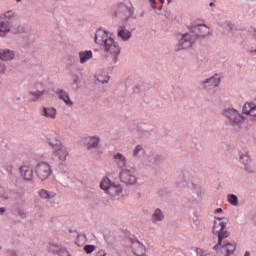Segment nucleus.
<instances>
[{
    "instance_id": "nucleus-20",
    "label": "nucleus",
    "mask_w": 256,
    "mask_h": 256,
    "mask_svg": "<svg viewBox=\"0 0 256 256\" xmlns=\"http://www.w3.org/2000/svg\"><path fill=\"white\" fill-rule=\"evenodd\" d=\"M132 36L133 33L129 31L125 26H121L117 30V37L121 41H129Z\"/></svg>"
},
{
    "instance_id": "nucleus-19",
    "label": "nucleus",
    "mask_w": 256,
    "mask_h": 256,
    "mask_svg": "<svg viewBox=\"0 0 256 256\" xmlns=\"http://www.w3.org/2000/svg\"><path fill=\"white\" fill-rule=\"evenodd\" d=\"M15 57H16V53L14 52V50H11L9 48L1 49L0 61H4V62L14 61Z\"/></svg>"
},
{
    "instance_id": "nucleus-30",
    "label": "nucleus",
    "mask_w": 256,
    "mask_h": 256,
    "mask_svg": "<svg viewBox=\"0 0 256 256\" xmlns=\"http://www.w3.org/2000/svg\"><path fill=\"white\" fill-rule=\"evenodd\" d=\"M11 27L10 33L13 35H19L20 33H25V26L20 23L13 24Z\"/></svg>"
},
{
    "instance_id": "nucleus-10",
    "label": "nucleus",
    "mask_w": 256,
    "mask_h": 256,
    "mask_svg": "<svg viewBox=\"0 0 256 256\" xmlns=\"http://www.w3.org/2000/svg\"><path fill=\"white\" fill-rule=\"evenodd\" d=\"M54 157H57L58 161L60 163H65L67 161V158L69 157V148L67 146H64V144L55 150H53Z\"/></svg>"
},
{
    "instance_id": "nucleus-24",
    "label": "nucleus",
    "mask_w": 256,
    "mask_h": 256,
    "mask_svg": "<svg viewBox=\"0 0 256 256\" xmlns=\"http://www.w3.org/2000/svg\"><path fill=\"white\" fill-rule=\"evenodd\" d=\"M78 57L80 59V63L82 65H85V63H87L88 61H91V59H93V51H91V50L81 51V52H79Z\"/></svg>"
},
{
    "instance_id": "nucleus-47",
    "label": "nucleus",
    "mask_w": 256,
    "mask_h": 256,
    "mask_svg": "<svg viewBox=\"0 0 256 256\" xmlns=\"http://www.w3.org/2000/svg\"><path fill=\"white\" fill-rule=\"evenodd\" d=\"M215 213H223V209H222V208H217V209L215 210Z\"/></svg>"
},
{
    "instance_id": "nucleus-29",
    "label": "nucleus",
    "mask_w": 256,
    "mask_h": 256,
    "mask_svg": "<svg viewBox=\"0 0 256 256\" xmlns=\"http://www.w3.org/2000/svg\"><path fill=\"white\" fill-rule=\"evenodd\" d=\"M190 190L192 191V193H194L195 195H197V197L199 199H201V197H203V195H205V190L203 189V187H201L200 185L197 184H190L189 186Z\"/></svg>"
},
{
    "instance_id": "nucleus-46",
    "label": "nucleus",
    "mask_w": 256,
    "mask_h": 256,
    "mask_svg": "<svg viewBox=\"0 0 256 256\" xmlns=\"http://www.w3.org/2000/svg\"><path fill=\"white\" fill-rule=\"evenodd\" d=\"M160 3H162V4L165 3V0H160ZM167 3H168V5L173 3V0H167Z\"/></svg>"
},
{
    "instance_id": "nucleus-3",
    "label": "nucleus",
    "mask_w": 256,
    "mask_h": 256,
    "mask_svg": "<svg viewBox=\"0 0 256 256\" xmlns=\"http://www.w3.org/2000/svg\"><path fill=\"white\" fill-rule=\"evenodd\" d=\"M189 31L192 33V35H194L195 39H205L213 35L211 28H209V26H207L203 20L194 21L191 24Z\"/></svg>"
},
{
    "instance_id": "nucleus-42",
    "label": "nucleus",
    "mask_w": 256,
    "mask_h": 256,
    "mask_svg": "<svg viewBox=\"0 0 256 256\" xmlns=\"http://www.w3.org/2000/svg\"><path fill=\"white\" fill-rule=\"evenodd\" d=\"M95 256H107V252L105 250L101 249L99 250Z\"/></svg>"
},
{
    "instance_id": "nucleus-31",
    "label": "nucleus",
    "mask_w": 256,
    "mask_h": 256,
    "mask_svg": "<svg viewBox=\"0 0 256 256\" xmlns=\"http://www.w3.org/2000/svg\"><path fill=\"white\" fill-rule=\"evenodd\" d=\"M132 155L136 159H141V157L145 155V148H143V145H136L132 151Z\"/></svg>"
},
{
    "instance_id": "nucleus-2",
    "label": "nucleus",
    "mask_w": 256,
    "mask_h": 256,
    "mask_svg": "<svg viewBox=\"0 0 256 256\" xmlns=\"http://www.w3.org/2000/svg\"><path fill=\"white\" fill-rule=\"evenodd\" d=\"M222 115L234 129H241V127L245 125V116H243V112L241 113V111L233 106L224 108Z\"/></svg>"
},
{
    "instance_id": "nucleus-1",
    "label": "nucleus",
    "mask_w": 256,
    "mask_h": 256,
    "mask_svg": "<svg viewBox=\"0 0 256 256\" xmlns=\"http://www.w3.org/2000/svg\"><path fill=\"white\" fill-rule=\"evenodd\" d=\"M94 43L100 47L106 59L110 58L117 63L121 55V46L109 30L103 27L98 28L94 34Z\"/></svg>"
},
{
    "instance_id": "nucleus-7",
    "label": "nucleus",
    "mask_w": 256,
    "mask_h": 256,
    "mask_svg": "<svg viewBox=\"0 0 256 256\" xmlns=\"http://www.w3.org/2000/svg\"><path fill=\"white\" fill-rule=\"evenodd\" d=\"M195 41H197V38H195L193 33H191V30H189V32L187 33L182 34L180 39L178 40V51L190 49L192 45H195Z\"/></svg>"
},
{
    "instance_id": "nucleus-15",
    "label": "nucleus",
    "mask_w": 256,
    "mask_h": 256,
    "mask_svg": "<svg viewBox=\"0 0 256 256\" xmlns=\"http://www.w3.org/2000/svg\"><path fill=\"white\" fill-rule=\"evenodd\" d=\"M242 115H247L248 117H253L256 119V104L255 102H246L242 106Z\"/></svg>"
},
{
    "instance_id": "nucleus-32",
    "label": "nucleus",
    "mask_w": 256,
    "mask_h": 256,
    "mask_svg": "<svg viewBox=\"0 0 256 256\" xmlns=\"http://www.w3.org/2000/svg\"><path fill=\"white\" fill-rule=\"evenodd\" d=\"M226 199L232 207H239V197L235 194H228Z\"/></svg>"
},
{
    "instance_id": "nucleus-16",
    "label": "nucleus",
    "mask_w": 256,
    "mask_h": 256,
    "mask_svg": "<svg viewBox=\"0 0 256 256\" xmlns=\"http://www.w3.org/2000/svg\"><path fill=\"white\" fill-rule=\"evenodd\" d=\"M101 143V138L98 135L87 136L84 138V145L87 149H97Z\"/></svg>"
},
{
    "instance_id": "nucleus-28",
    "label": "nucleus",
    "mask_w": 256,
    "mask_h": 256,
    "mask_svg": "<svg viewBox=\"0 0 256 256\" xmlns=\"http://www.w3.org/2000/svg\"><path fill=\"white\" fill-rule=\"evenodd\" d=\"M16 17V14L13 10L6 11L0 15V21H5L11 25V21H13Z\"/></svg>"
},
{
    "instance_id": "nucleus-4",
    "label": "nucleus",
    "mask_w": 256,
    "mask_h": 256,
    "mask_svg": "<svg viewBox=\"0 0 256 256\" xmlns=\"http://www.w3.org/2000/svg\"><path fill=\"white\" fill-rule=\"evenodd\" d=\"M55 161V158L51 157L48 162L40 161L35 165L34 173L40 181H47L49 177L53 174V168L51 163Z\"/></svg>"
},
{
    "instance_id": "nucleus-51",
    "label": "nucleus",
    "mask_w": 256,
    "mask_h": 256,
    "mask_svg": "<svg viewBox=\"0 0 256 256\" xmlns=\"http://www.w3.org/2000/svg\"><path fill=\"white\" fill-rule=\"evenodd\" d=\"M16 1V3H21V1H23V0H15Z\"/></svg>"
},
{
    "instance_id": "nucleus-8",
    "label": "nucleus",
    "mask_w": 256,
    "mask_h": 256,
    "mask_svg": "<svg viewBox=\"0 0 256 256\" xmlns=\"http://www.w3.org/2000/svg\"><path fill=\"white\" fill-rule=\"evenodd\" d=\"M49 253L57 256H71L69 250L65 247V245L59 242H50L48 247Z\"/></svg>"
},
{
    "instance_id": "nucleus-34",
    "label": "nucleus",
    "mask_w": 256,
    "mask_h": 256,
    "mask_svg": "<svg viewBox=\"0 0 256 256\" xmlns=\"http://www.w3.org/2000/svg\"><path fill=\"white\" fill-rule=\"evenodd\" d=\"M72 87L73 89H79L81 87V77L78 75H72Z\"/></svg>"
},
{
    "instance_id": "nucleus-23",
    "label": "nucleus",
    "mask_w": 256,
    "mask_h": 256,
    "mask_svg": "<svg viewBox=\"0 0 256 256\" xmlns=\"http://www.w3.org/2000/svg\"><path fill=\"white\" fill-rule=\"evenodd\" d=\"M8 33H11V24L6 21H0V39H5Z\"/></svg>"
},
{
    "instance_id": "nucleus-49",
    "label": "nucleus",
    "mask_w": 256,
    "mask_h": 256,
    "mask_svg": "<svg viewBox=\"0 0 256 256\" xmlns=\"http://www.w3.org/2000/svg\"><path fill=\"white\" fill-rule=\"evenodd\" d=\"M209 7H215V2H210Z\"/></svg>"
},
{
    "instance_id": "nucleus-13",
    "label": "nucleus",
    "mask_w": 256,
    "mask_h": 256,
    "mask_svg": "<svg viewBox=\"0 0 256 256\" xmlns=\"http://www.w3.org/2000/svg\"><path fill=\"white\" fill-rule=\"evenodd\" d=\"M219 83H221V75L219 74H214L210 78L202 81V85L205 87V89H213V87H218Z\"/></svg>"
},
{
    "instance_id": "nucleus-11",
    "label": "nucleus",
    "mask_w": 256,
    "mask_h": 256,
    "mask_svg": "<svg viewBox=\"0 0 256 256\" xmlns=\"http://www.w3.org/2000/svg\"><path fill=\"white\" fill-rule=\"evenodd\" d=\"M113 162L120 169V171H123L127 169V156H125L123 153L117 152L113 155Z\"/></svg>"
},
{
    "instance_id": "nucleus-33",
    "label": "nucleus",
    "mask_w": 256,
    "mask_h": 256,
    "mask_svg": "<svg viewBox=\"0 0 256 256\" xmlns=\"http://www.w3.org/2000/svg\"><path fill=\"white\" fill-rule=\"evenodd\" d=\"M30 95L32 97L33 102L39 101V99L45 95V90L32 91L30 92Z\"/></svg>"
},
{
    "instance_id": "nucleus-6",
    "label": "nucleus",
    "mask_w": 256,
    "mask_h": 256,
    "mask_svg": "<svg viewBox=\"0 0 256 256\" xmlns=\"http://www.w3.org/2000/svg\"><path fill=\"white\" fill-rule=\"evenodd\" d=\"M238 159L246 173H255V169L253 168V159L249 154V150L240 148L238 150Z\"/></svg>"
},
{
    "instance_id": "nucleus-37",
    "label": "nucleus",
    "mask_w": 256,
    "mask_h": 256,
    "mask_svg": "<svg viewBox=\"0 0 256 256\" xmlns=\"http://www.w3.org/2000/svg\"><path fill=\"white\" fill-rule=\"evenodd\" d=\"M7 73V65L0 61V75Z\"/></svg>"
},
{
    "instance_id": "nucleus-35",
    "label": "nucleus",
    "mask_w": 256,
    "mask_h": 256,
    "mask_svg": "<svg viewBox=\"0 0 256 256\" xmlns=\"http://www.w3.org/2000/svg\"><path fill=\"white\" fill-rule=\"evenodd\" d=\"M144 165H146V167H153V165H155V163H153V153L146 156L144 159Z\"/></svg>"
},
{
    "instance_id": "nucleus-17",
    "label": "nucleus",
    "mask_w": 256,
    "mask_h": 256,
    "mask_svg": "<svg viewBox=\"0 0 256 256\" xmlns=\"http://www.w3.org/2000/svg\"><path fill=\"white\" fill-rule=\"evenodd\" d=\"M106 195H110L113 199H121L123 197V186L121 184H112Z\"/></svg>"
},
{
    "instance_id": "nucleus-48",
    "label": "nucleus",
    "mask_w": 256,
    "mask_h": 256,
    "mask_svg": "<svg viewBox=\"0 0 256 256\" xmlns=\"http://www.w3.org/2000/svg\"><path fill=\"white\" fill-rule=\"evenodd\" d=\"M244 256H251V252L246 251V252L244 253Z\"/></svg>"
},
{
    "instance_id": "nucleus-22",
    "label": "nucleus",
    "mask_w": 256,
    "mask_h": 256,
    "mask_svg": "<svg viewBox=\"0 0 256 256\" xmlns=\"http://www.w3.org/2000/svg\"><path fill=\"white\" fill-rule=\"evenodd\" d=\"M38 195L40 199H44L46 201H50V199H55L57 197V193L54 191H48L46 189L38 190Z\"/></svg>"
},
{
    "instance_id": "nucleus-9",
    "label": "nucleus",
    "mask_w": 256,
    "mask_h": 256,
    "mask_svg": "<svg viewBox=\"0 0 256 256\" xmlns=\"http://www.w3.org/2000/svg\"><path fill=\"white\" fill-rule=\"evenodd\" d=\"M20 174L24 181H33L34 175V168L31 164H23L20 167Z\"/></svg>"
},
{
    "instance_id": "nucleus-12",
    "label": "nucleus",
    "mask_w": 256,
    "mask_h": 256,
    "mask_svg": "<svg viewBox=\"0 0 256 256\" xmlns=\"http://www.w3.org/2000/svg\"><path fill=\"white\" fill-rule=\"evenodd\" d=\"M46 143L51 147L52 151L62 147L63 142L61 141V136L57 134H49L46 138Z\"/></svg>"
},
{
    "instance_id": "nucleus-21",
    "label": "nucleus",
    "mask_w": 256,
    "mask_h": 256,
    "mask_svg": "<svg viewBox=\"0 0 256 256\" xmlns=\"http://www.w3.org/2000/svg\"><path fill=\"white\" fill-rule=\"evenodd\" d=\"M109 74L105 72V70H99L94 75V81L95 83H101L104 85V83H109Z\"/></svg>"
},
{
    "instance_id": "nucleus-25",
    "label": "nucleus",
    "mask_w": 256,
    "mask_h": 256,
    "mask_svg": "<svg viewBox=\"0 0 256 256\" xmlns=\"http://www.w3.org/2000/svg\"><path fill=\"white\" fill-rule=\"evenodd\" d=\"M132 251H133L134 255L143 256V255H145L147 250L145 249V245H143V243L134 242L132 244Z\"/></svg>"
},
{
    "instance_id": "nucleus-38",
    "label": "nucleus",
    "mask_w": 256,
    "mask_h": 256,
    "mask_svg": "<svg viewBox=\"0 0 256 256\" xmlns=\"http://www.w3.org/2000/svg\"><path fill=\"white\" fill-rule=\"evenodd\" d=\"M84 251L89 254V253H93V251H95V245H86L84 247Z\"/></svg>"
},
{
    "instance_id": "nucleus-36",
    "label": "nucleus",
    "mask_w": 256,
    "mask_h": 256,
    "mask_svg": "<svg viewBox=\"0 0 256 256\" xmlns=\"http://www.w3.org/2000/svg\"><path fill=\"white\" fill-rule=\"evenodd\" d=\"M152 159H153L154 165H161V163H163V157L159 154L153 153Z\"/></svg>"
},
{
    "instance_id": "nucleus-27",
    "label": "nucleus",
    "mask_w": 256,
    "mask_h": 256,
    "mask_svg": "<svg viewBox=\"0 0 256 256\" xmlns=\"http://www.w3.org/2000/svg\"><path fill=\"white\" fill-rule=\"evenodd\" d=\"M114 185V182L109 179V177H103L100 181V189L106 193V195L109 193V190Z\"/></svg>"
},
{
    "instance_id": "nucleus-40",
    "label": "nucleus",
    "mask_w": 256,
    "mask_h": 256,
    "mask_svg": "<svg viewBox=\"0 0 256 256\" xmlns=\"http://www.w3.org/2000/svg\"><path fill=\"white\" fill-rule=\"evenodd\" d=\"M0 197L1 199L7 200L9 199V195L7 194V192L0 190Z\"/></svg>"
},
{
    "instance_id": "nucleus-43",
    "label": "nucleus",
    "mask_w": 256,
    "mask_h": 256,
    "mask_svg": "<svg viewBox=\"0 0 256 256\" xmlns=\"http://www.w3.org/2000/svg\"><path fill=\"white\" fill-rule=\"evenodd\" d=\"M118 9H122L123 11L127 10V5L125 3L118 4Z\"/></svg>"
},
{
    "instance_id": "nucleus-18",
    "label": "nucleus",
    "mask_w": 256,
    "mask_h": 256,
    "mask_svg": "<svg viewBox=\"0 0 256 256\" xmlns=\"http://www.w3.org/2000/svg\"><path fill=\"white\" fill-rule=\"evenodd\" d=\"M57 95L60 101H63V103L66 105V107H73L74 103L73 100H71V95H69V92L66 90H58Z\"/></svg>"
},
{
    "instance_id": "nucleus-39",
    "label": "nucleus",
    "mask_w": 256,
    "mask_h": 256,
    "mask_svg": "<svg viewBox=\"0 0 256 256\" xmlns=\"http://www.w3.org/2000/svg\"><path fill=\"white\" fill-rule=\"evenodd\" d=\"M17 213L19 217H21V219H25V217H27V212L24 209L19 208L17 210Z\"/></svg>"
},
{
    "instance_id": "nucleus-44",
    "label": "nucleus",
    "mask_w": 256,
    "mask_h": 256,
    "mask_svg": "<svg viewBox=\"0 0 256 256\" xmlns=\"http://www.w3.org/2000/svg\"><path fill=\"white\" fill-rule=\"evenodd\" d=\"M150 5H152L153 9H155V5L157 2L155 0H149Z\"/></svg>"
},
{
    "instance_id": "nucleus-14",
    "label": "nucleus",
    "mask_w": 256,
    "mask_h": 256,
    "mask_svg": "<svg viewBox=\"0 0 256 256\" xmlns=\"http://www.w3.org/2000/svg\"><path fill=\"white\" fill-rule=\"evenodd\" d=\"M40 115L45 119L54 121V119H57V108L53 106H44L40 111Z\"/></svg>"
},
{
    "instance_id": "nucleus-26",
    "label": "nucleus",
    "mask_w": 256,
    "mask_h": 256,
    "mask_svg": "<svg viewBox=\"0 0 256 256\" xmlns=\"http://www.w3.org/2000/svg\"><path fill=\"white\" fill-rule=\"evenodd\" d=\"M163 219H165V214L163 213V210L160 208L155 209L151 218L152 223L157 225V223H161Z\"/></svg>"
},
{
    "instance_id": "nucleus-5",
    "label": "nucleus",
    "mask_w": 256,
    "mask_h": 256,
    "mask_svg": "<svg viewBox=\"0 0 256 256\" xmlns=\"http://www.w3.org/2000/svg\"><path fill=\"white\" fill-rule=\"evenodd\" d=\"M119 179L121 183L126 185L127 187H133V185H137V181L139 178L137 177V172L135 169L125 168L124 170H120Z\"/></svg>"
},
{
    "instance_id": "nucleus-41",
    "label": "nucleus",
    "mask_w": 256,
    "mask_h": 256,
    "mask_svg": "<svg viewBox=\"0 0 256 256\" xmlns=\"http://www.w3.org/2000/svg\"><path fill=\"white\" fill-rule=\"evenodd\" d=\"M6 171L12 175L13 174V164H7L6 165Z\"/></svg>"
},
{
    "instance_id": "nucleus-45",
    "label": "nucleus",
    "mask_w": 256,
    "mask_h": 256,
    "mask_svg": "<svg viewBox=\"0 0 256 256\" xmlns=\"http://www.w3.org/2000/svg\"><path fill=\"white\" fill-rule=\"evenodd\" d=\"M5 211H7V209L5 207H1L0 208V215H4Z\"/></svg>"
},
{
    "instance_id": "nucleus-50",
    "label": "nucleus",
    "mask_w": 256,
    "mask_h": 256,
    "mask_svg": "<svg viewBox=\"0 0 256 256\" xmlns=\"http://www.w3.org/2000/svg\"><path fill=\"white\" fill-rule=\"evenodd\" d=\"M129 13H130V15H133V10L130 9V10H129Z\"/></svg>"
}]
</instances>
